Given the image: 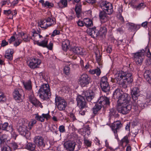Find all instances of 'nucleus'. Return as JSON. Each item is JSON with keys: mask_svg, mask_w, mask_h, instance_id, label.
Masks as SVG:
<instances>
[{"mask_svg": "<svg viewBox=\"0 0 151 151\" xmlns=\"http://www.w3.org/2000/svg\"><path fill=\"white\" fill-rule=\"evenodd\" d=\"M12 13L11 10L9 9L8 10H4V14L7 16L9 15Z\"/></svg>", "mask_w": 151, "mask_h": 151, "instance_id": "nucleus-60", "label": "nucleus"}, {"mask_svg": "<svg viewBox=\"0 0 151 151\" xmlns=\"http://www.w3.org/2000/svg\"><path fill=\"white\" fill-rule=\"evenodd\" d=\"M100 86L103 91L106 92L108 91L110 89V87L108 83H103V84H100Z\"/></svg>", "mask_w": 151, "mask_h": 151, "instance_id": "nucleus-33", "label": "nucleus"}, {"mask_svg": "<svg viewBox=\"0 0 151 151\" xmlns=\"http://www.w3.org/2000/svg\"><path fill=\"white\" fill-rule=\"evenodd\" d=\"M31 37H32L29 36L26 33H23L22 35V39L25 42L29 41L31 39H32Z\"/></svg>", "mask_w": 151, "mask_h": 151, "instance_id": "nucleus-41", "label": "nucleus"}, {"mask_svg": "<svg viewBox=\"0 0 151 151\" xmlns=\"http://www.w3.org/2000/svg\"><path fill=\"white\" fill-rule=\"evenodd\" d=\"M89 73L91 74H96L97 76H99L100 75L101 71L100 69L97 68L95 69H90L89 71Z\"/></svg>", "mask_w": 151, "mask_h": 151, "instance_id": "nucleus-30", "label": "nucleus"}, {"mask_svg": "<svg viewBox=\"0 0 151 151\" xmlns=\"http://www.w3.org/2000/svg\"><path fill=\"white\" fill-rule=\"evenodd\" d=\"M77 24L79 26L82 27L84 25L83 20L82 21L79 19L77 22Z\"/></svg>", "mask_w": 151, "mask_h": 151, "instance_id": "nucleus-56", "label": "nucleus"}, {"mask_svg": "<svg viewBox=\"0 0 151 151\" xmlns=\"http://www.w3.org/2000/svg\"><path fill=\"white\" fill-rule=\"evenodd\" d=\"M9 131L11 132V134L14 137H16L17 136V135L14 130L13 128L12 130H11L10 131Z\"/></svg>", "mask_w": 151, "mask_h": 151, "instance_id": "nucleus-63", "label": "nucleus"}, {"mask_svg": "<svg viewBox=\"0 0 151 151\" xmlns=\"http://www.w3.org/2000/svg\"><path fill=\"white\" fill-rule=\"evenodd\" d=\"M9 44L8 42L6 41L5 40H4L2 41L1 43V46L2 47H4L7 45Z\"/></svg>", "mask_w": 151, "mask_h": 151, "instance_id": "nucleus-54", "label": "nucleus"}, {"mask_svg": "<svg viewBox=\"0 0 151 151\" xmlns=\"http://www.w3.org/2000/svg\"><path fill=\"white\" fill-rule=\"evenodd\" d=\"M140 92L139 89L138 87H134L132 90L131 95L132 99L134 101H137V97Z\"/></svg>", "mask_w": 151, "mask_h": 151, "instance_id": "nucleus-21", "label": "nucleus"}, {"mask_svg": "<svg viewBox=\"0 0 151 151\" xmlns=\"http://www.w3.org/2000/svg\"><path fill=\"white\" fill-rule=\"evenodd\" d=\"M145 6L144 3H141L138 5L136 7L137 9L139 10L145 8Z\"/></svg>", "mask_w": 151, "mask_h": 151, "instance_id": "nucleus-50", "label": "nucleus"}, {"mask_svg": "<svg viewBox=\"0 0 151 151\" xmlns=\"http://www.w3.org/2000/svg\"><path fill=\"white\" fill-rule=\"evenodd\" d=\"M36 122L37 121L35 119H31L28 124V129H31Z\"/></svg>", "mask_w": 151, "mask_h": 151, "instance_id": "nucleus-40", "label": "nucleus"}, {"mask_svg": "<svg viewBox=\"0 0 151 151\" xmlns=\"http://www.w3.org/2000/svg\"><path fill=\"white\" fill-rule=\"evenodd\" d=\"M129 27L131 29L134 30H137L140 27V25H136L133 23H131V24H129Z\"/></svg>", "mask_w": 151, "mask_h": 151, "instance_id": "nucleus-45", "label": "nucleus"}, {"mask_svg": "<svg viewBox=\"0 0 151 151\" xmlns=\"http://www.w3.org/2000/svg\"><path fill=\"white\" fill-rule=\"evenodd\" d=\"M131 136L129 134L125 136L119 142V144L120 145L123 146V143H125L126 145L129 142V141L130 140Z\"/></svg>", "mask_w": 151, "mask_h": 151, "instance_id": "nucleus-25", "label": "nucleus"}, {"mask_svg": "<svg viewBox=\"0 0 151 151\" xmlns=\"http://www.w3.org/2000/svg\"><path fill=\"white\" fill-rule=\"evenodd\" d=\"M145 50L143 49L139 50L132 53L133 59L137 65H141L144 58Z\"/></svg>", "mask_w": 151, "mask_h": 151, "instance_id": "nucleus-6", "label": "nucleus"}, {"mask_svg": "<svg viewBox=\"0 0 151 151\" xmlns=\"http://www.w3.org/2000/svg\"><path fill=\"white\" fill-rule=\"evenodd\" d=\"M107 78L106 76H104L102 77L101 79L100 84H103V83H108V82Z\"/></svg>", "mask_w": 151, "mask_h": 151, "instance_id": "nucleus-51", "label": "nucleus"}, {"mask_svg": "<svg viewBox=\"0 0 151 151\" xmlns=\"http://www.w3.org/2000/svg\"><path fill=\"white\" fill-rule=\"evenodd\" d=\"M15 38L14 36H12L8 40V42L9 43L11 44L14 42Z\"/></svg>", "mask_w": 151, "mask_h": 151, "instance_id": "nucleus-57", "label": "nucleus"}, {"mask_svg": "<svg viewBox=\"0 0 151 151\" xmlns=\"http://www.w3.org/2000/svg\"><path fill=\"white\" fill-rule=\"evenodd\" d=\"M14 53V50L13 49L9 48L5 52V58L9 60H12L13 59V54Z\"/></svg>", "mask_w": 151, "mask_h": 151, "instance_id": "nucleus-22", "label": "nucleus"}, {"mask_svg": "<svg viewBox=\"0 0 151 151\" xmlns=\"http://www.w3.org/2000/svg\"><path fill=\"white\" fill-rule=\"evenodd\" d=\"M32 40L33 41L34 44L39 46L45 47L48 43L47 39L43 37L36 32L32 33Z\"/></svg>", "mask_w": 151, "mask_h": 151, "instance_id": "nucleus-3", "label": "nucleus"}, {"mask_svg": "<svg viewBox=\"0 0 151 151\" xmlns=\"http://www.w3.org/2000/svg\"><path fill=\"white\" fill-rule=\"evenodd\" d=\"M144 77L147 82L151 84V71L146 70L144 73Z\"/></svg>", "mask_w": 151, "mask_h": 151, "instance_id": "nucleus-27", "label": "nucleus"}, {"mask_svg": "<svg viewBox=\"0 0 151 151\" xmlns=\"http://www.w3.org/2000/svg\"><path fill=\"white\" fill-rule=\"evenodd\" d=\"M70 50L74 54L78 55L83 56L85 54V50L80 47H74L71 48Z\"/></svg>", "mask_w": 151, "mask_h": 151, "instance_id": "nucleus-18", "label": "nucleus"}, {"mask_svg": "<svg viewBox=\"0 0 151 151\" xmlns=\"http://www.w3.org/2000/svg\"><path fill=\"white\" fill-rule=\"evenodd\" d=\"M58 4L59 8H63L67 6L68 2L67 0H60Z\"/></svg>", "mask_w": 151, "mask_h": 151, "instance_id": "nucleus-36", "label": "nucleus"}, {"mask_svg": "<svg viewBox=\"0 0 151 151\" xmlns=\"http://www.w3.org/2000/svg\"><path fill=\"white\" fill-rule=\"evenodd\" d=\"M55 103L58 109L60 111L65 110L67 106L66 101L63 99L58 96L55 97Z\"/></svg>", "mask_w": 151, "mask_h": 151, "instance_id": "nucleus-8", "label": "nucleus"}, {"mask_svg": "<svg viewBox=\"0 0 151 151\" xmlns=\"http://www.w3.org/2000/svg\"><path fill=\"white\" fill-rule=\"evenodd\" d=\"M53 46V43L52 42H50L48 45L47 44L46 46L45 47L47 48L48 49L51 50H52V47Z\"/></svg>", "mask_w": 151, "mask_h": 151, "instance_id": "nucleus-53", "label": "nucleus"}, {"mask_svg": "<svg viewBox=\"0 0 151 151\" xmlns=\"http://www.w3.org/2000/svg\"><path fill=\"white\" fill-rule=\"evenodd\" d=\"M35 118L37 120L43 122L44 121L45 119H48L50 117V116L48 113L47 114H42L41 116L39 115L38 113L35 114Z\"/></svg>", "mask_w": 151, "mask_h": 151, "instance_id": "nucleus-19", "label": "nucleus"}, {"mask_svg": "<svg viewBox=\"0 0 151 151\" xmlns=\"http://www.w3.org/2000/svg\"><path fill=\"white\" fill-rule=\"evenodd\" d=\"M29 101L35 106L40 107L41 108L43 107L41 103L37 100L33 95H32L29 96Z\"/></svg>", "mask_w": 151, "mask_h": 151, "instance_id": "nucleus-20", "label": "nucleus"}, {"mask_svg": "<svg viewBox=\"0 0 151 151\" xmlns=\"http://www.w3.org/2000/svg\"><path fill=\"white\" fill-rule=\"evenodd\" d=\"M50 91V87L48 84H43L40 87L38 92L40 97L43 100L47 99Z\"/></svg>", "mask_w": 151, "mask_h": 151, "instance_id": "nucleus-5", "label": "nucleus"}, {"mask_svg": "<svg viewBox=\"0 0 151 151\" xmlns=\"http://www.w3.org/2000/svg\"><path fill=\"white\" fill-rule=\"evenodd\" d=\"M106 51L107 53H110L112 51V48L111 46H109L107 47Z\"/></svg>", "mask_w": 151, "mask_h": 151, "instance_id": "nucleus-64", "label": "nucleus"}, {"mask_svg": "<svg viewBox=\"0 0 151 151\" xmlns=\"http://www.w3.org/2000/svg\"><path fill=\"white\" fill-rule=\"evenodd\" d=\"M64 73L67 75H68L70 73V68L68 66H65L64 68Z\"/></svg>", "mask_w": 151, "mask_h": 151, "instance_id": "nucleus-49", "label": "nucleus"}, {"mask_svg": "<svg viewBox=\"0 0 151 151\" xmlns=\"http://www.w3.org/2000/svg\"><path fill=\"white\" fill-rule=\"evenodd\" d=\"M89 34L92 37H96L99 34V31L96 29V27H94L89 29Z\"/></svg>", "mask_w": 151, "mask_h": 151, "instance_id": "nucleus-24", "label": "nucleus"}, {"mask_svg": "<svg viewBox=\"0 0 151 151\" xmlns=\"http://www.w3.org/2000/svg\"><path fill=\"white\" fill-rule=\"evenodd\" d=\"M60 33V31L58 30H55L52 33V35L54 36L56 35H59Z\"/></svg>", "mask_w": 151, "mask_h": 151, "instance_id": "nucleus-59", "label": "nucleus"}, {"mask_svg": "<svg viewBox=\"0 0 151 151\" xmlns=\"http://www.w3.org/2000/svg\"><path fill=\"white\" fill-rule=\"evenodd\" d=\"M38 25L41 28L46 29L48 27L45 19L43 20H40L38 22Z\"/></svg>", "mask_w": 151, "mask_h": 151, "instance_id": "nucleus-38", "label": "nucleus"}, {"mask_svg": "<svg viewBox=\"0 0 151 151\" xmlns=\"http://www.w3.org/2000/svg\"><path fill=\"white\" fill-rule=\"evenodd\" d=\"M53 4L51 2H50L48 1H47L45 2L44 6V7H51L53 6Z\"/></svg>", "mask_w": 151, "mask_h": 151, "instance_id": "nucleus-52", "label": "nucleus"}, {"mask_svg": "<svg viewBox=\"0 0 151 151\" xmlns=\"http://www.w3.org/2000/svg\"><path fill=\"white\" fill-rule=\"evenodd\" d=\"M114 80L119 84L124 86L131 83L133 79L132 73L121 70L117 72L115 74Z\"/></svg>", "mask_w": 151, "mask_h": 151, "instance_id": "nucleus-2", "label": "nucleus"}, {"mask_svg": "<svg viewBox=\"0 0 151 151\" xmlns=\"http://www.w3.org/2000/svg\"><path fill=\"white\" fill-rule=\"evenodd\" d=\"M75 143L73 142L68 141L65 142L63 144L65 148L69 151H73L75 147Z\"/></svg>", "mask_w": 151, "mask_h": 151, "instance_id": "nucleus-17", "label": "nucleus"}, {"mask_svg": "<svg viewBox=\"0 0 151 151\" xmlns=\"http://www.w3.org/2000/svg\"><path fill=\"white\" fill-rule=\"evenodd\" d=\"M45 20L48 27L51 26L55 23V19L54 18L49 17L46 18Z\"/></svg>", "mask_w": 151, "mask_h": 151, "instance_id": "nucleus-34", "label": "nucleus"}, {"mask_svg": "<svg viewBox=\"0 0 151 151\" xmlns=\"http://www.w3.org/2000/svg\"><path fill=\"white\" fill-rule=\"evenodd\" d=\"M36 147L35 143L32 142L28 143L25 146V148L27 150L30 151H34Z\"/></svg>", "mask_w": 151, "mask_h": 151, "instance_id": "nucleus-32", "label": "nucleus"}, {"mask_svg": "<svg viewBox=\"0 0 151 151\" xmlns=\"http://www.w3.org/2000/svg\"><path fill=\"white\" fill-rule=\"evenodd\" d=\"M23 84L25 88L27 90H31L32 88L31 82L30 80L26 82L23 81Z\"/></svg>", "mask_w": 151, "mask_h": 151, "instance_id": "nucleus-31", "label": "nucleus"}, {"mask_svg": "<svg viewBox=\"0 0 151 151\" xmlns=\"http://www.w3.org/2000/svg\"><path fill=\"white\" fill-rule=\"evenodd\" d=\"M33 142L37 147L40 149L44 147L45 145L44 139L41 136H35L33 139Z\"/></svg>", "mask_w": 151, "mask_h": 151, "instance_id": "nucleus-10", "label": "nucleus"}, {"mask_svg": "<svg viewBox=\"0 0 151 151\" xmlns=\"http://www.w3.org/2000/svg\"><path fill=\"white\" fill-rule=\"evenodd\" d=\"M70 42L69 40H66L62 42V48L64 51H66L70 47Z\"/></svg>", "mask_w": 151, "mask_h": 151, "instance_id": "nucleus-26", "label": "nucleus"}, {"mask_svg": "<svg viewBox=\"0 0 151 151\" xmlns=\"http://www.w3.org/2000/svg\"><path fill=\"white\" fill-rule=\"evenodd\" d=\"M1 151H12V150L10 147L6 145L1 147Z\"/></svg>", "mask_w": 151, "mask_h": 151, "instance_id": "nucleus-47", "label": "nucleus"}, {"mask_svg": "<svg viewBox=\"0 0 151 151\" xmlns=\"http://www.w3.org/2000/svg\"><path fill=\"white\" fill-rule=\"evenodd\" d=\"M113 96L117 99L116 109L119 113L123 114L129 113L132 108L129 104L130 97L129 95L123 92L120 89H116L114 92Z\"/></svg>", "mask_w": 151, "mask_h": 151, "instance_id": "nucleus-1", "label": "nucleus"}, {"mask_svg": "<svg viewBox=\"0 0 151 151\" xmlns=\"http://www.w3.org/2000/svg\"><path fill=\"white\" fill-rule=\"evenodd\" d=\"M81 96L83 97L85 99V97L86 99L88 101H91L94 97L95 93L93 91L89 89L83 92Z\"/></svg>", "mask_w": 151, "mask_h": 151, "instance_id": "nucleus-14", "label": "nucleus"}, {"mask_svg": "<svg viewBox=\"0 0 151 151\" xmlns=\"http://www.w3.org/2000/svg\"><path fill=\"white\" fill-rule=\"evenodd\" d=\"M13 96L14 99L18 103L22 102L24 99V96L17 89L14 91L13 92Z\"/></svg>", "mask_w": 151, "mask_h": 151, "instance_id": "nucleus-16", "label": "nucleus"}, {"mask_svg": "<svg viewBox=\"0 0 151 151\" xmlns=\"http://www.w3.org/2000/svg\"><path fill=\"white\" fill-rule=\"evenodd\" d=\"M6 100V97L4 94L0 91V103H2L5 102Z\"/></svg>", "mask_w": 151, "mask_h": 151, "instance_id": "nucleus-43", "label": "nucleus"}, {"mask_svg": "<svg viewBox=\"0 0 151 151\" xmlns=\"http://www.w3.org/2000/svg\"><path fill=\"white\" fill-rule=\"evenodd\" d=\"M96 60L98 64L100 65L101 64L100 56V55L96 56Z\"/></svg>", "mask_w": 151, "mask_h": 151, "instance_id": "nucleus-58", "label": "nucleus"}, {"mask_svg": "<svg viewBox=\"0 0 151 151\" xmlns=\"http://www.w3.org/2000/svg\"><path fill=\"white\" fill-rule=\"evenodd\" d=\"M75 11L77 17L79 18L81 11V5L79 4H76L75 7Z\"/></svg>", "mask_w": 151, "mask_h": 151, "instance_id": "nucleus-28", "label": "nucleus"}, {"mask_svg": "<svg viewBox=\"0 0 151 151\" xmlns=\"http://www.w3.org/2000/svg\"><path fill=\"white\" fill-rule=\"evenodd\" d=\"M98 103L96 104L93 109V112L94 114H96L101 107L105 105H109L110 104L109 98L102 96L100 97L98 100Z\"/></svg>", "mask_w": 151, "mask_h": 151, "instance_id": "nucleus-4", "label": "nucleus"}, {"mask_svg": "<svg viewBox=\"0 0 151 151\" xmlns=\"http://www.w3.org/2000/svg\"><path fill=\"white\" fill-rule=\"evenodd\" d=\"M76 101L78 105L81 109V111L79 112L80 114L82 115H84L86 111L85 110H83V109L85 108L87 110V109H86L88 108L85 99L83 96L79 95L77 96Z\"/></svg>", "mask_w": 151, "mask_h": 151, "instance_id": "nucleus-7", "label": "nucleus"}, {"mask_svg": "<svg viewBox=\"0 0 151 151\" xmlns=\"http://www.w3.org/2000/svg\"><path fill=\"white\" fill-rule=\"evenodd\" d=\"M8 123L7 122H5L2 124V129L8 131L12 130V125L8 126Z\"/></svg>", "mask_w": 151, "mask_h": 151, "instance_id": "nucleus-35", "label": "nucleus"}, {"mask_svg": "<svg viewBox=\"0 0 151 151\" xmlns=\"http://www.w3.org/2000/svg\"><path fill=\"white\" fill-rule=\"evenodd\" d=\"M41 63L40 60L35 58H32L29 60L28 66L32 69L38 68Z\"/></svg>", "mask_w": 151, "mask_h": 151, "instance_id": "nucleus-15", "label": "nucleus"}, {"mask_svg": "<svg viewBox=\"0 0 151 151\" xmlns=\"http://www.w3.org/2000/svg\"><path fill=\"white\" fill-rule=\"evenodd\" d=\"M59 131L61 133H64L65 131V126L63 125L60 126L59 127Z\"/></svg>", "mask_w": 151, "mask_h": 151, "instance_id": "nucleus-55", "label": "nucleus"}, {"mask_svg": "<svg viewBox=\"0 0 151 151\" xmlns=\"http://www.w3.org/2000/svg\"><path fill=\"white\" fill-rule=\"evenodd\" d=\"M12 147L13 149L15 150L18 148H19L18 147V146L17 144L15 142L12 143Z\"/></svg>", "mask_w": 151, "mask_h": 151, "instance_id": "nucleus-61", "label": "nucleus"}, {"mask_svg": "<svg viewBox=\"0 0 151 151\" xmlns=\"http://www.w3.org/2000/svg\"><path fill=\"white\" fill-rule=\"evenodd\" d=\"M90 82V78L86 74L81 75L78 80V83L82 87L86 86Z\"/></svg>", "mask_w": 151, "mask_h": 151, "instance_id": "nucleus-13", "label": "nucleus"}, {"mask_svg": "<svg viewBox=\"0 0 151 151\" xmlns=\"http://www.w3.org/2000/svg\"><path fill=\"white\" fill-rule=\"evenodd\" d=\"M140 101H137V102H136H136H135V101H134L132 104L134 106H137V107L138 106L141 107L142 109H143L145 107L144 104L143 103H140Z\"/></svg>", "mask_w": 151, "mask_h": 151, "instance_id": "nucleus-42", "label": "nucleus"}, {"mask_svg": "<svg viewBox=\"0 0 151 151\" xmlns=\"http://www.w3.org/2000/svg\"><path fill=\"white\" fill-rule=\"evenodd\" d=\"M105 143L106 147L107 148L110 149L111 151H121L120 149L119 148L120 146L118 147H117L115 149H113L112 147L109 146V143L107 140H105Z\"/></svg>", "mask_w": 151, "mask_h": 151, "instance_id": "nucleus-39", "label": "nucleus"}, {"mask_svg": "<svg viewBox=\"0 0 151 151\" xmlns=\"http://www.w3.org/2000/svg\"><path fill=\"white\" fill-rule=\"evenodd\" d=\"M10 139V137L8 135L4 134L1 137H0V145L1 147H2L3 145L6 144L9 142V141Z\"/></svg>", "mask_w": 151, "mask_h": 151, "instance_id": "nucleus-23", "label": "nucleus"}, {"mask_svg": "<svg viewBox=\"0 0 151 151\" xmlns=\"http://www.w3.org/2000/svg\"><path fill=\"white\" fill-rule=\"evenodd\" d=\"M103 12H100L99 16L101 21L102 23H104L108 20L107 16Z\"/></svg>", "mask_w": 151, "mask_h": 151, "instance_id": "nucleus-29", "label": "nucleus"}, {"mask_svg": "<svg viewBox=\"0 0 151 151\" xmlns=\"http://www.w3.org/2000/svg\"><path fill=\"white\" fill-rule=\"evenodd\" d=\"M107 29L105 27H101L99 32V34L101 35H105L107 32Z\"/></svg>", "mask_w": 151, "mask_h": 151, "instance_id": "nucleus-44", "label": "nucleus"}, {"mask_svg": "<svg viewBox=\"0 0 151 151\" xmlns=\"http://www.w3.org/2000/svg\"><path fill=\"white\" fill-rule=\"evenodd\" d=\"M92 142L88 139H84V144L87 147H90L91 145Z\"/></svg>", "mask_w": 151, "mask_h": 151, "instance_id": "nucleus-48", "label": "nucleus"}, {"mask_svg": "<svg viewBox=\"0 0 151 151\" xmlns=\"http://www.w3.org/2000/svg\"><path fill=\"white\" fill-rule=\"evenodd\" d=\"M22 39L19 37L15 38L14 42V46L15 47H17L22 42Z\"/></svg>", "mask_w": 151, "mask_h": 151, "instance_id": "nucleus-46", "label": "nucleus"}, {"mask_svg": "<svg viewBox=\"0 0 151 151\" xmlns=\"http://www.w3.org/2000/svg\"><path fill=\"white\" fill-rule=\"evenodd\" d=\"M84 25L87 27H89L93 25L92 21L88 18H85L83 19Z\"/></svg>", "mask_w": 151, "mask_h": 151, "instance_id": "nucleus-37", "label": "nucleus"}, {"mask_svg": "<svg viewBox=\"0 0 151 151\" xmlns=\"http://www.w3.org/2000/svg\"><path fill=\"white\" fill-rule=\"evenodd\" d=\"M27 127V124L24 123L20 125L18 128V131L19 134L28 139L30 137V133Z\"/></svg>", "mask_w": 151, "mask_h": 151, "instance_id": "nucleus-9", "label": "nucleus"}, {"mask_svg": "<svg viewBox=\"0 0 151 151\" xmlns=\"http://www.w3.org/2000/svg\"><path fill=\"white\" fill-rule=\"evenodd\" d=\"M122 126V125L119 121L114 122L112 123L111 127L112 131L114 133L115 137L117 139H119L118 135L117 134V130L119 129Z\"/></svg>", "mask_w": 151, "mask_h": 151, "instance_id": "nucleus-11", "label": "nucleus"}, {"mask_svg": "<svg viewBox=\"0 0 151 151\" xmlns=\"http://www.w3.org/2000/svg\"><path fill=\"white\" fill-rule=\"evenodd\" d=\"M19 1L18 0H14L10 4V7H14L16 4H17Z\"/></svg>", "mask_w": 151, "mask_h": 151, "instance_id": "nucleus-62", "label": "nucleus"}, {"mask_svg": "<svg viewBox=\"0 0 151 151\" xmlns=\"http://www.w3.org/2000/svg\"><path fill=\"white\" fill-rule=\"evenodd\" d=\"M102 7L105 13L110 14L113 12V6L112 4L106 1L101 3Z\"/></svg>", "mask_w": 151, "mask_h": 151, "instance_id": "nucleus-12", "label": "nucleus"}]
</instances>
